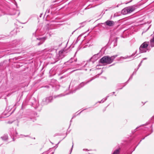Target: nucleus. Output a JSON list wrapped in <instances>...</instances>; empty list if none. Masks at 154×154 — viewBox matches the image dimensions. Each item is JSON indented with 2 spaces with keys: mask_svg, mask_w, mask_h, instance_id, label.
<instances>
[{
  "mask_svg": "<svg viewBox=\"0 0 154 154\" xmlns=\"http://www.w3.org/2000/svg\"><path fill=\"white\" fill-rule=\"evenodd\" d=\"M89 81H88L87 82H82L79 85V86L78 87L79 88L78 89H79L82 87H83L84 85L86 84L87 83H88Z\"/></svg>",
  "mask_w": 154,
  "mask_h": 154,
  "instance_id": "nucleus-6",
  "label": "nucleus"
},
{
  "mask_svg": "<svg viewBox=\"0 0 154 154\" xmlns=\"http://www.w3.org/2000/svg\"><path fill=\"white\" fill-rule=\"evenodd\" d=\"M135 9V6L134 5L129 6L126 8V10H125L128 11V14L130 13L133 11Z\"/></svg>",
  "mask_w": 154,
  "mask_h": 154,
  "instance_id": "nucleus-3",
  "label": "nucleus"
},
{
  "mask_svg": "<svg viewBox=\"0 0 154 154\" xmlns=\"http://www.w3.org/2000/svg\"><path fill=\"white\" fill-rule=\"evenodd\" d=\"M1 138L3 140L6 141L8 139V137L7 135H4Z\"/></svg>",
  "mask_w": 154,
  "mask_h": 154,
  "instance_id": "nucleus-8",
  "label": "nucleus"
},
{
  "mask_svg": "<svg viewBox=\"0 0 154 154\" xmlns=\"http://www.w3.org/2000/svg\"><path fill=\"white\" fill-rule=\"evenodd\" d=\"M126 8H125L122 11V13L124 15H125L128 14V11L125 10V9L126 10Z\"/></svg>",
  "mask_w": 154,
  "mask_h": 154,
  "instance_id": "nucleus-11",
  "label": "nucleus"
},
{
  "mask_svg": "<svg viewBox=\"0 0 154 154\" xmlns=\"http://www.w3.org/2000/svg\"><path fill=\"white\" fill-rule=\"evenodd\" d=\"M46 27H48V29H48V30H49L50 29H52V27L50 28H48V26H46Z\"/></svg>",
  "mask_w": 154,
  "mask_h": 154,
  "instance_id": "nucleus-17",
  "label": "nucleus"
},
{
  "mask_svg": "<svg viewBox=\"0 0 154 154\" xmlns=\"http://www.w3.org/2000/svg\"><path fill=\"white\" fill-rule=\"evenodd\" d=\"M147 59V58H144L143 59V60H146V59Z\"/></svg>",
  "mask_w": 154,
  "mask_h": 154,
  "instance_id": "nucleus-20",
  "label": "nucleus"
},
{
  "mask_svg": "<svg viewBox=\"0 0 154 154\" xmlns=\"http://www.w3.org/2000/svg\"><path fill=\"white\" fill-rule=\"evenodd\" d=\"M97 55H94L91 59H90V60H92L93 59H94V60H96L97 58H96V56Z\"/></svg>",
  "mask_w": 154,
  "mask_h": 154,
  "instance_id": "nucleus-13",
  "label": "nucleus"
},
{
  "mask_svg": "<svg viewBox=\"0 0 154 154\" xmlns=\"http://www.w3.org/2000/svg\"><path fill=\"white\" fill-rule=\"evenodd\" d=\"M132 76H131L130 78H129V79H132Z\"/></svg>",
  "mask_w": 154,
  "mask_h": 154,
  "instance_id": "nucleus-25",
  "label": "nucleus"
},
{
  "mask_svg": "<svg viewBox=\"0 0 154 154\" xmlns=\"http://www.w3.org/2000/svg\"><path fill=\"white\" fill-rule=\"evenodd\" d=\"M88 150V149H83V150Z\"/></svg>",
  "mask_w": 154,
  "mask_h": 154,
  "instance_id": "nucleus-23",
  "label": "nucleus"
},
{
  "mask_svg": "<svg viewBox=\"0 0 154 154\" xmlns=\"http://www.w3.org/2000/svg\"><path fill=\"white\" fill-rule=\"evenodd\" d=\"M107 26H111L114 25V22L112 21L108 20L104 23Z\"/></svg>",
  "mask_w": 154,
  "mask_h": 154,
  "instance_id": "nucleus-4",
  "label": "nucleus"
},
{
  "mask_svg": "<svg viewBox=\"0 0 154 154\" xmlns=\"http://www.w3.org/2000/svg\"><path fill=\"white\" fill-rule=\"evenodd\" d=\"M64 52V51L63 49H62L59 51V57H58L59 59H60L62 58V57H61V56L63 53Z\"/></svg>",
  "mask_w": 154,
  "mask_h": 154,
  "instance_id": "nucleus-10",
  "label": "nucleus"
},
{
  "mask_svg": "<svg viewBox=\"0 0 154 154\" xmlns=\"http://www.w3.org/2000/svg\"><path fill=\"white\" fill-rule=\"evenodd\" d=\"M143 60H142L141 61V62H140V63L139 64V66L140 67L141 65V63H142L143 62Z\"/></svg>",
  "mask_w": 154,
  "mask_h": 154,
  "instance_id": "nucleus-15",
  "label": "nucleus"
},
{
  "mask_svg": "<svg viewBox=\"0 0 154 154\" xmlns=\"http://www.w3.org/2000/svg\"><path fill=\"white\" fill-rule=\"evenodd\" d=\"M15 13H13V14H11V15H15Z\"/></svg>",
  "mask_w": 154,
  "mask_h": 154,
  "instance_id": "nucleus-19",
  "label": "nucleus"
},
{
  "mask_svg": "<svg viewBox=\"0 0 154 154\" xmlns=\"http://www.w3.org/2000/svg\"><path fill=\"white\" fill-rule=\"evenodd\" d=\"M52 97H48L46 98L45 100L46 102L47 103H49L52 101Z\"/></svg>",
  "mask_w": 154,
  "mask_h": 154,
  "instance_id": "nucleus-7",
  "label": "nucleus"
},
{
  "mask_svg": "<svg viewBox=\"0 0 154 154\" xmlns=\"http://www.w3.org/2000/svg\"><path fill=\"white\" fill-rule=\"evenodd\" d=\"M8 123H12V122H9H9H8Z\"/></svg>",
  "mask_w": 154,
  "mask_h": 154,
  "instance_id": "nucleus-24",
  "label": "nucleus"
},
{
  "mask_svg": "<svg viewBox=\"0 0 154 154\" xmlns=\"http://www.w3.org/2000/svg\"><path fill=\"white\" fill-rule=\"evenodd\" d=\"M149 45L148 42H145L140 46L139 48L140 53L146 52L148 50L147 47Z\"/></svg>",
  "mask_w": 154,
  "mask_h": 154,
  "instance_id": "nucleus-2",
  "label": "nucleus"
},
{
  "mask_svg": "<svg viewBox=\"0 0 154 154\" xmlns=\"http://www.w3.org/2000/svg\"><path fill=\"white\" fill-rule=\"evenodd\" d=\"M72 144H73V143H72ZM73 144H72V148L71 149V152H70V153H71V152H72V148H73Z\"/></svg>",
  "mask_w": 154,
  "mask_h": 154,
  "instance_id": "nucleus-16",
  "label": "nucleus"
},
{
  "mask_svg": "<svg viewBox=\"0 0 154 154\" xmlns=\"http://www.w3.org/2000/svg\"><path fill=\"white\" fill-rule=\"evenodd\" d=\"M113 94H114V93H115V92H113Z\"/></svg>",
  "mask_w": 154,
  "mask_h": 154,
  "instance_id": "nucleus-26",
  "label": "nucleus"
},
{
  "mask_svg": "<svg viewBox=\"0 0 154 154\" xmlns=\"http://www.w3.org/2000/svg\"><path fill=\"white\" fill-rule=\"evenodd\" d=\"M117 56L116 55L111 57L106 56L103 57L100 60V62L103 63H106L109 64L113 62L114 59Z\"/></svg>",
  "mask_w": 154,
  "mask_h": 154,
  "instance_id": "nucleus-1",
  "label": "nucleus"
},
{
  "mask_svg": "<svg viewBox=\"0 0 154 154\" xmlns=\"http://www.w3.org/2000/svg\"><path fill=\"white\" fill-rule=\"evenodd\" d=\"M24 136L26 137H29V136L28 135H26V136L24 135Z\"/></svg>",
  "mask_w": 154,
  "mask_h": 154,
  "instance_id": "nucleus-21",
  "label": "nucleus"
},
{
  "mask_svg": "<svg viewBox=\"0 0 154 154\" xmlns=\"http://www.w3.org/2000/svg\"><path fill=\"white\" fill-rule=\"evenodd\" d=\"M72 58H71L70 60L69 61V62H71V63L72 62Z\"/></svg>",
  "mask_w": 154,
  "mask_h": 154,
  "instance_id": "nucleus-18",
  "label": "nucleus"
},
{
  "mask_svg": "<svg viewBox=\"0 0 154 154\" xmlns=\"http://www.w3.org/2000/svg\"><path fill=\"white\" fill-rule=\"evenodd\" d=\"M108 97V96H107V97H106L105 98H103V99H102V100H101V102H100V103H103L105 101H106L107 100V97Z\"/></svg>",
  "mask_w": 154,
  "mask_h": 154,
  "instance_id": "nucleus-14",
  "label": "nucleus"
},
{
  "mask_svg": "<svg viewBox=\"0 0 154 154\" xmlns=\"http://www.w3.org/2000/svg\"><path fill=\"white\" fill-rule=\"evenodd\" d=\"M119 149H117L114 151L112 154H119Z\"/></svg>",
  "mask_w": 154,
  "mask_h": 154,
  "instance_id": "nucleus-12",
  "label": "nucleus"
},
{
  "mask_svg": "<svg viewBox=\"0 0 154 154\" xmlns=\"http://www.w3.org/2000/svg\"><path fill=\"white\" fill-rule=\"evenodd\" d=\"M150 44L152 47H154V36L150 40Z\"/></svg>",
  "mask_w": 154,
  "mask_h": 154,
  "instance_id": "nucleus-9",
  "label": "nucleus"
},
{
  "mask_svg": "<svg viewBox=\"0 0 154 154\" xmlns=\"http://www.w3.org/2000/svg\"><path fill=\"white\" fill-rule=\"evenodd\" d=\"M54 153V151H52V152H51V154H53Z\"/></svg>",
  "mask_w": 154,
  "mask_h": 154,
  "instance_id": "nucleus-22",
  "label": "nucleus"
},
{
  "mask_svg": "<svg viewBox=\"0 0 154 154\" xmlns=\"http://www.w3.org/2000/svg\"><path fill=\"white\" fill-rule=\"evenodd\" d=\"M46 39L47 38L46 37L40 38L38 39L37 38V40H39L40 41V42L38 43V45H39L42 44Z\"/></svg>",
  "mask_w": 154,
  "mask_h": 154,
  "instance_id": "nucleus-5",
  "label": "nucleus"
}]
</instances>
